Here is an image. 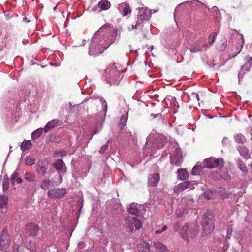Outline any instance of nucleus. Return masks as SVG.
<instances>
[{"label":"nucleus","mask_w":252,"mask_h":252,"mask_svg":"<svg viewBox=\"0 0 252 252\" xmlns=\"http://www.w3.org/2000/svg\"><path fill=\"white\" fill-rule=\"evenodd\" d=\"M138 250L142 252H150V245L149 243L142 241L137 245Z\"/></svg>","instance_id":"14"},{"label":"nucleus","mask_w":252,"mask_h":252,"mask_svg":"<svg viewBox=\"0 0 252 252\" xmlns=\"http://www.w3.org/2000/svg\"><path fill=\"white\" fill-rule=\"evenodd\" d=\"M15 181H16L18 184H20L23 182V179L20 177L19 174L17 172H14L11 178L12 184H13Z\"/></svg>","instance_id":"24"},{"label":"nucleus","mask_w":252,"mask_h":252,"mask_svg":"<svg viewBox=\"0 0 252 252\" xmlns=\"http://www.w3.org/2000/svg\"><path fill=\"white\" fill-rule=\"evenodd\" d=\"M10 244L8 232L6 229H3L0 237V248L4 249L8 248Z\"/></svg>","instance_id":"8"},{"label":"nucleus","mask_w":252,"mask_h":252,"mask_svg":"<svg viewBox=\"0 0 252 252\" xmlns=\"http://www.w3.org/2000/svg\"><path fill=\"white\" fill-rule=\"evenodd\" d=\"M161 232H162V231H161V230H160H160H157V231H155V233H156V234H159V233H160Z\"/></svg>","instance_id":"56"},{"label":"nucleus","mask_w":252,"mask_h":252,"mask_svg":"<svg viewBox=\"0 0 252 252\" xmlns=\"http://www.w3.org/2000/svg\"><path fill=\"white\" fill-rule=\"evenodd\" d=\"M146 35H145V34H144V37L145 38H146Z\"/></svg>","instance_id":"64"},{"label":"nucleus","mask_w":252,"mask_h":252,"mask_svg":"<svg viewBox=\"0 0 252 252\" xmlns=\"http://www.w3.org/2000/svg\"><path fill=\"white\" fill-rule=\"evenodd\" d=\"M108 149V145L105 144L104 145H103L99 151V153L101 154L104 153Z\"/></svg>","instance_id":"45"},{"label":"nucleus","mask_w":252,"mask_h":252,"mask_svg":"<svg viewBox=\"0 0 252 252\" xmlns=\"http://www.w3.org/2000/svg\"><path fill=\"white\" fill-rule=\"evenodd\" d=\"M217 36V34L215 32H213L209 35L208 37V41L210 46H212L214 44Z\"/></svg>","instance_id":"34"},{"label":"nucleus","mask_w":252,"mask_h":252,"mask_svg":"<svg viewBox=\"0 0 252 252\" xmlns=\"http://www.w3.org/2000/svg\"><path fill=\"white\" fill-rule=\"evenodd\" d=\"M162 146H163V144H162L161 146H158V148L159 149V148H161Z\"/></svg>","instance_id":"57"},{"label":"nucleus","mask_w":252,"mask_h":252,"mask_svg":"<svg viewBox=\"0 0 252 252\" xmlns=\"http://www.w3.org/2000/svg\"><path fill=\"white\" fill-rule=\"evenodd\" d=\"M38 230V226L33 223L27 224L25 228L26 232L31 236H35Z\"/></svg>","instance_id":"11"},{"label":"nucleus","mask_w":252,"mask_h":252,"mask_svg":"<svg viewBox=\"0 0 252 252\" xmlns=\"http://www.w3.org/2000/svg\"><path fill=\"white\" fill-rule=\"evenodd\" d=\"M128 228H129V230H130V231H131V232H132V231H133V230H134V229H133V226H132V225H131V226H129L128 227Z\"/></svg>","instance_id":"54"},{"label":"nucleus","mask_w":252,"mask_h":252,"mask_svg":"<svg viewBox=\"0 0 252 252\" xmlns=\"http://www.w3.org/2000/svg\"><path fill=\"white\" fill-rule=\"evenodd\" d=\"M56 176H57L59 178V180L56 181L54 179H49V181L50 182L49 183L50 187H54L55 186L59 185L62 182V176L61 175L60 173L58 172V174Z\"/></svg>","instance_id":"26"},{"label":"nucleus","mask_w":252,"mask_h":252,"mask_svg":"<svg viewBox=\"0 0 252 252\" xmlns=\"http://www.w3.org/2000/svg\"><path fill=\"white\" fill-rule=\"evenodd\" d=\"M25 164L28 166H32L35 162V159L31 158L30 157H27L25 158Z\"/></svg>","instance_id":"37"},{"label":"nucleus","mask_w":252,"mask_h":252,"mask_svg":"<svg viewBox=\"0 0 252 252\" xmlns=\"http://www.w3.org/2000/svg\"><path fill=\"white\" fill-rule=\"evenodd\" d=\"M170 162L171 164L179 165L182 161V153L180 149H176L174 154L170 156Z\"/></svg>","instance_id":"7"},{"label":"nucleus","mask_w":252,"mask_h":252,"mask_svg":"<svg viewBox=\"0 0 252 252\" xmlns=\"http://www.w3.org/2000/svg\"><path fill=\"white\" fill-rule=\"evenodd\" d=\"M160 180L159 175L155 173L150 174L148 176V186L150 187H156Z\"/></svg>","instance_id":"10"},{"label":"nucleus","mask_w":252,"mask_h":252,"mask_svg":"<svg viewBox=\"0 0 252 252\" xmlns=\"http://www.w3.org/2000/svg\"><path fill=\"white\" fill-rule=\"evenodd\" d=\"M9 187V179L8 178H6L4 176L3 183H2V188L4 192L8 190Z\"/></svg>","instance_id":"32"},{"label":"nucleus","mask_w":252,"mask_h":252,"mask_svg":"<svg viewBox=\"0 0 252 252\" xmlns=\"http://www.w3.org/2000/svg\"><path fill=\"white\" fill-rule=\"evenodd\" d=\"M118 9L119 10H121V9H122V15L123 16H126L128 14H130L131 12V10L129 7V4H126V3H125L124 4L119 5L118 7Z\"/></svg>","instance_id":"18"},{"label":"nucleus","mask_w":252,"mask_h":252,"mask_svg":"<svg viewBox=\"0 0 252 252\" xmlns=\"http://www.w3.org/2000/svg\"><path fill=\"white\" fill-rule=\"evenodd\" d=\"M31 140H24L21 144L20 148L22 151H25L30 149L32 146Z\"/></svg>","instance_id":"25"},{"label":"nucleus","mask_w":252,"mask_h":252,"mask_svg":"<svg viewBox=\"0 0 252 252\" xmlns=\"http://www.w3.org/2000/svg\"><path fill=\"white\" fill-rule=\"evenodd\" d=\"M202 171V167L200 166H195L191 170V173L193 175H199Z\"/></svg>","instance_id":"38"},{"label":"nucleus","mask_w":252,"mask_h":252,"mask_svg":"<svg viewBox=\"0 0 252 252\" xmlns=\"http://www.w3.org/2000/svg\"><path fill=\"white\" fill-rule=\"evenodd\" d=\"M167 228V226L165 225V226H163L161 230V231L162 232H163L164 231H165Z\"/></svg>","instance_id":"52"},{"label":"nucleus","mask_w":252,"mask_h":252,"mask_svg":"<svg viewBox=\"0 0 252 252\" xmlns=\"http://www.w3.org/2000/svg\"><path fill=\"white\" fill-rule=\"evenodd\" d=\"M180 227V224L179 222H175L173 225V228L175 231H178Z\"/></svg>","instance_id":"44"},{"label":"nucleus","mask_w":252,"mask_h":252,"mask_svg":"<svg viewBox=\"0 0 252 252\" xmlns=\"http://www.w3.org/2000/svg\"><path fill=\"white\" fill-rule=\"evenodd\" d=\"M128 220L133 223L136 229H139L142 227V224L140 220H138L136 217H129Z\"/></svg>","instance_id":"23"},{"label":"nucleus","mask_w":252,"mask_h":252,"mask_svg":"<svg viewBox=\"0 0 252 252\" xmlns=\"http://www.w3.org/2000/svg\"><path fill=\"white\" fill-rule=\"evenodd\" d=\"M177 172L178 178L181 180L187 179L189 176V174L185 169H179L177 170Z\"/></svg>","instance_id":"22"},{"label":"nucleus","mask_w":252,"mask_h":252,"mask_svg":"<svg viewBox=\"0 0 252 252\" xmlns=\"http://www.w3.org/2000/svg\"><path fill=\"white\" fill-rule=\"evenodd\" d=\"M43 130V128H40L33 131L32 134V139L34 140L38 138L42 133Z\"/></svg>","instance_id":"31"},{"label":"nucleus","mask_w":252,"mask_h":252,"mask_svg":"<svg viewBox=\"0 0 252 252\" xmlns=\"http://www.w3.org/2000/svg\"><path fill=\"white\" fill-rule=\"evenodd\" d=\"M155 248L159 252H168V250L163 243L160 242H155L153 244Z\"/></svg>","instance_id":"20"},{"label":"nucleus","mask_w":252,"mask_h":252,"mask_svg":"<svg viewBox=\"0 0 252 252\" xmlns=\"http://www.w3.org/2000/svg\"><path fill=\"white\" fill-rule=\"evenodd\" d=\"M251 169H252V163L251 165Z\"/></svg>","instance_id":"62"},{"label":"nucleus","mask_w":252,"mask_h":252,"mask_svg":"<svg viewBox=\"0 0 252 252\" xmlns=\"http://www.w3.org/2000/svg\"><path fill=\"white\" fill-rule=\"evenodd\" d=\"M48 165L44 162L37 163L36 166V171L40 175L43 176L46 174Z\"/></svg>","instance_id":"13"},{"label":"nucleus","mask_w":252,"mask_h":252,"mask_svg":"<svg viewBox=\"0 0 252 252\" xmlns=\"http://www.w3.org/2000/svg\"><path fill=\"white\" fill-rule=\"evenodd\" d=\"M197 233L198 230L195 226L193 227L189 228L188 225L186 224L181 230L180 235L183 239L186 240L189 242V239L194 238Z\"/></svg>","instance_id":"2"},{"label":"nucleus","mask_w":252,"mask_h":252,"mask_svg":"<svg viewBox=\"0 0 252 252\" xmlns=\"http://www.w3.org/2000/svg\"><path fill=\"white\" fill-rule=\"evenodd\" d=\"M234 32H237V31L236 30H234Z\"/></svg>","instance_id":"63"},{"label":"nucleus","mask_w":252,"mask_h":252,"mask_svg":"<svg viewBox=\"0 0 252 252\" xmlns=\"http://www.w3.org/2000/svg\"><path fill=\"white\" fill-rule=\"evenodd\" d=\"M238 167L239 169L243 172H246L248 171L247 168L245 164L241 161L239 162Z\"/></svg>","instance_id":"39"},{"label":"nucleus","mask_w":252,"mask_h":252,"mask_svg":"<svg viewBox=\"0 0 252 252\" xmlns=\"http://www.w3.org/2000/svg\"><path fill=\"white\" fill-rule=\"evenodd\" d=\"M128 212L130 214H131L132 215H135V216H137L138 214V210L136 209L133 208L131 207H130L128 209Z\"/></svg>","instance_id":"41"},{"label":"nucleus","mask_w":252,"mask_h":252,"mask_svg":"<svg viewBox=\"0 0 252 252\" xmlns=\"http://www.w3.org/2000/svg\"><path fill=\"white\" fill-rule=\"evenodd\" d=\"M192 96H195L198 101H199L200 98H199V94H198L195 93H193L192 94Z\"/></svg>","instance_id":"49"},{"label":"nucleus","mask_w":252,"mask_h":252,"mask_svg":"<svg viewBox=\"0 0 252 252\" xmlns=\"http://www.w3.org/2000/svg\"><path fill=\"white\" fill-rule=\"evenodd\" d=\"M99 9V7L98 6V4H97L91 10L93 12H96L97 10L98 11Z\"/></svg>","instance_id":"50"},{"label":"nucleus","mask_w":252,"mask_h":252,"mask_svg":"<svg viewBox=\"0 0 252 252\" xmlns=\"http://www.w3.org/2000/svg\"><path fill=\"white\" fill-rule=\"evenodd\" d=\"M59 120L53 119L49 122L45 126L44 130L45 132H47L50 130L54 128L58 124Z\"/></svg>","instance_id":"19"},{"label":"nucleus","mask_w":252,"mask_h":252,"mask_svg":"<svg viewBox=\"0 0 252 252\" xmlns=\"http://www.w3.org/2000/svg\"><path fill=\"white\" fill-rule=\"evenodd\" d=\"M53 167L58 171H62L63 172L66 171V168L64 162L62 159H57L53 164Z\"/></svg>","instance_id":"15"},{"label":"nucleus","mask_w":252,"mask_h":252,"mask_svg":"<svg viewBox=\"0 0 252 252\" xmlns=\"http://www.w3.org/2000/svg\"><path fill=\"white\" fill-rule=\"evenodd\" d=\"M246 62L250 63V67L252 66V57H247L246 58Z\"/></svg>","instance_id":"47"},{"label":"nucleus","mask_w":252,"mask_h":252,"mask_svg":"<svg viewBox=\"0 0 252 252\" xmlns=\"http://www.w3.org/2000/svg\"><path fill=\"white\" fill-rule=\"evenodd\" d=\"M8 197L5 195L0 196V208H5L7 207Z\"/></svg>","instance_id":"28"},{"label":"nucleus","mask_w":252,"mask_h":252,"mask_svg":"<svg viewBox=\"0 0 252 252\" xmlns=\"http://www.w3.org/2000/svg\"><path fill=\"white\" fill-rule=\"evenodd\" d=\"M155 147L156 146L155 143L153 144L151 146V144H149L148 142H147L145 145L144 149L146 150L147 149H149L150 148H151L152 150H155Z\"/></svg>","instance_id":"42"},{"label":"nucleus","mask_w":252,"mask_h":252,"mask_svg":"<svg viewBox=\"0 0 252 252\" xmlns=\"http://www.w3.org/2000/svg\"><path fill=\"white\" fill-rule=\"evenodd\" d=\"M127 119H128L127 114L125 115H122L121 116V119H120V124H119L120 127H124L126 125V124L127 122Z\"/></svg>","instance_id":"36"},{"label":"nucleus","mask_w":252,"mask_h":252,"mask_svg":"<svg viewBox=\"0 0 252 252\" xmlns=\"http://www.w3.org/2000/svg\"><path fill=\"white\" fill-rule=\"evenodd\" d=\"M50 182L49 181V179H44L41 182V184H40L41 189L44 190H46L50 186V185H49Z\"/></svg>","instance_id":"33"},{"label":"nucleus","mask_w":252,"mask_h":252,"mask_svg":"<svg viewBox=\"0 0 252 252\" xmlns=\"http://www.w3.org/2000/svg\"><path fill=\"white\" fill-rule=\"evenodd\" d=\"M13 252H19L18 250H14L13 251Z\"/></svg>","instance_id":"58"},{"label":"nucleus","mask_w":252,"mask_h":252,"mask_svg":"<svg viewBox=\"0 0 252 252\" xmlns=\"http://www.w3.org/2000/svg\"><path fill=\"white\" fill-rule=\"evenodd\" d=\"M227 45V41L224 37H221L218 42L216 48L219 51H223Z\"/></svg>","instance_id":"17"},{"label":"nucleus","mask_w":252,"mask_h":252,"mask_svg":"<svg viewBox=\"0 0 252 252\" xmlns=\"http://www.w3.org/2000/svg\"><path fill=\"white\" fill-rule=\"evenodd\" d=\"M234 138L235 142L238 143L243 144L246 141L245 137L241 133L236 134Z\"/></svg>","instance_id":"27"},{"label":"nucleus","mask_w":252,"mask_h":252,"mask_svg":"<svg viewBox=\"0 0 252 252\" xmlns=\"http://www.w3.org/2000/svg\"><path fill=\"white\" fill-rule=\"evenodd\" d=\"M35 178V175L33 173L27 172L25 174V179L28 182H34Z\"/></svg>","instance_id":"29"},{"label":"nucleus","mask_w":252,"mask_h":252,"mask_svg":"<svg viewBox=\"0 0 252 252\" xmlns=\"http://www.w3.org/2000/svg\"><path fill=\"white\" fill-rule=\"evenodd\" d=\"M56 9H57V7H56H56H54L53 10H54V11H55Z\"/></svg>","instance_id":"60"},{"label":"nucleus","mask_w":252,"mask_h":252,"mask_svg":"<svg viewBox=\"0 0 252 252\" xmlns=\"http://www.w3.org/2000/svg\"><path fill=\"white\" fill-rule=\"evenodd\" d=\"M101 99H102V107H103V108H104V109H105L104 112H105V113H106V111H107V102H106V101L104 99H103V98H102Z\"/></svg>","instance_id":"46"},{"label":"nucleus","mask_w":252,"mask_h":252,"mask_svg":"<svg viewBox=\"0 0 252 252\" xmlns=\"http://www.w3.org/2000/svg\"><path fill=\"white\" fill-rule=\"evenodd\" d=\"M212 10H216V15L215 16V18L217 19H219L220 17V11L218 9V8L216 6H213L212 7Z\"/></svg>","instance_id":"43"},{"label":"nucleus","mask_w":252,"mask_h":252,"mask_svg":"<svg viewBox=\"0 0 252 252\" xmlns=\"http://www.w3.org/2000/svg\"><path fill=\"white\" fill-rule=\"evenodd\" d=\"M203 221L212 222L214 223V215L211 212H207L204 215V219Z\"/></svg>","instance_id":"30"},{"label":"nucleus","mask_w":252,"mask_h":252,"mask_svg":"<svg viewBox=\"0 0 252 252\" xmlns=\"http://www.w3.org/2000/svg\"><path fill=\"white\" fill-rule=\"evenodd\" d=\"M106 41L107 40V38L106 39ZM115 38L113 39V38H112V39H111V42H107V41H106V43H109V44H110V45L111 44H112V43H113V42L115 41Z\"/></svg>","instance_id":"53"},{"label":"nucleus","mask_w":252,"mask_h":252,"mask_svg":"<svg viewBox=\"0 0 252 252\" xmlns=\"http://www.w3.org/2000/svg\"><path fill=\"white\" fill-rule=\"evenodd\" d=\"M246 65V64H245V65L244 66H242L241 67V71H240V72L238 73V77L239 78L240 75L242 74V72L243 71V70L245 67V66Z\"/></svg>","instance_id":"51"},{"label":"nucleus","mask_w":252,"mask_h":252,"mask_svg":"<svg viewBox=\"0 0 252 252\" xmlns=\"http://www.w3.org/2000/svg\"><path fill=\"white\" fill-rule=\"evenodd\" d=\"M150 18V16L148 15L146 12H144L143 13H139L137 16L135 24H132L131 27H129L128 28V30L129 31H131L137 29H142L144 21H149Z\"/></svg>","instance_id":"4"},{"label":"nucleus","mask_w":252,"mask_h":252,"mask_svg":"<svg viewBox=\"0 0 252 252\" xmlns=\"http://www.w3.org/2000/svg\"><path fill=\"white\" fill-rule=\"evenodd\" d=\"M238 151L240 155L243 157H247L248 155V149L246 147L239 146L238 147Z\"/></svg>","instance_id":"35"},{"label":"nucleus","mask_w":252,"mask_h":252,"mask_svg":"<svg viewBox=\"0 0 252 252\" xmlns=\"http://www.w3.org/2000/svg\"><path fill=\"white\" fill-rule=\"evenodd\" d=\"M148 152L149 153V155H151L152 154V151H150V152L148 151Z\"/></svg>","instance_id":"59"},{"label":"nucleus","mask_w":252,"mask_h":252,"mask_svg":"<svg viewBox=\"0 0 252 252\" xmlns=\"http://www.w3.org/2000/svg\"><path fill=\"white\" fill-rule=\"evenodd\" d=\"M214 229V223L212 222L203 221V234L207 235Z\"/></svg>","instance_id":"12"},{"label":"nucleus","mask_w":252,"mask_h":252,"mask_svg":"<svg viewBox=\"0 0 252 252\" xmlns=\"http://www.w3.org/2000/svg\"><path fill=\"white\" fill-rule=\"evenodd\" d=\"M224 160L222 158H209L204 161V167L207 168H213L218 167L220 170L224 165Z\"/></svg>","instance_id":"3"},{"label":"nucleus","mask_w":252,"mask_h":252,"mask_svg":"<svg viewBox=\"0 0 252 252\" xmlns=\"http://www.w3.org/2000/svg\"><path fill=\"white\" fill-rule=\"evenodd\" d=\"M190 185V183L189 182H183L179 184L177 187H175V191H182L184 190L189 188V187Z\"/></svg>","instance_id":"21"},{"label":"nucleus","mask_w":252,"mask_h":252,"mask_svg":"<svg viewBox=\"0 0 252 252\" xmlns=\"http://www.w3.org/2000/svg\"><path fill=\"white\" fill-rule=\"evenodd\" d=\"M151 116L153 118H156L157 117H159L161 119H162V115L158 113V114H151Z\"/></svg>","instance_id":"48"},{"label":"nucleus","mask_w":252,"mask_h":252,"mask_svg":"<svg viewBox=\"0 0 252 252\" xmlns=\"http://www.w3.org/2000/svg\"><path fill=\"white\" fill-rule=\"evenodd\" d=\"M213 12H216V10H212Z\"/></svg>","instance_id":"61"},{"label":"nucleus","mask_w":252,"mask_h":252,"mask_svg":"<svg viewBox=\"0 0 252 252\" xmlns=\"http://www.w3.org/2000/svg\"><path fill=\"white\" fill-rule=\"evenodd\" d=\"M66 155V153L65 151H63L61 152V155L62 156H65Z\"/></svg>","instance_id":"55"},{"label":"nucleus","mask_w":252,"mask_h":252,"mask_svg":"<svg viewBox=\"0 0 252 252\" xmlns=\"http://www.w3.org/2000/svg\"><path fill=\"white\" fill-rule=\"evenodd\" d=\"M108 27L107 25L102 26L95 33L89 48L88 53L90 56L95 57L100 54L110 46L106 40L108 37L106 34Z\"/></svg>","instance_id":"1"},{"label":"nucleus","mask_w":252,"mask_h":252,"mask_svg":"<svg viewBox=\"0 0 252 252\" xmlns=\"http://www.w3.org/2000/svg\"><path fill=\"white\" fill-rule=\"evenodd\" d=\"M204 49H206L207 46L205 45L204 42L201 40L195 42L189 48L190 52L192 53L202 52Z\"/></svg>","instance_id":"9"},{"label":"nucleus","mask_w":252,"mask_h":252,"mask_svg":"<svg viewBox=\"0 0 252 252\" xmlns=\"http://www.w3.org/2000/svg\"><path fill=\"white\" fill-rule=\"evenodd\" d=\"M98 6L99 7V12L104 10H108L111 6L110 2L107 0H102L98 3Z\"/></svg>","instance_id":"16"},{"label":"nucleus","mask_w":252,"mask_h":252,"mask_svg":"<svg viewBox=\"0 0 252 252\" xmlns=\"http://www.w3.org/2000/svg\"><path fill=\"white\" fill-rule=\"evenodd\" d=\"M66 189L63 188H55L48 191V196L51 198H60L63 197L66 194Z\"/></svg>","instance_id":"6"},{"label":"nucleus","mask_w":252,"mask_h":252,"mask_svg":"<svg viewBox=\"0 0 252 252\" xmlns=\"http://www.w3.org/2000/svg\"><path fill=\"white\" fill-rule=\"evenodd\" d=\"M212 177L214 179L216 180H220L223 178L222 175L220 172L219 173L217 172L216 174H215L214 173H213Z\"/></svg>","instance_id":"40"},{"label":"nucleus","mask_w":252,"mask_h":252,"mask_svg":"<svg viewBox=\"0 0 252 252\" xmlns=\"http://www.w3.org/2000/svg\"><path fill=\"white\" fill-rule=\"evenodd\" d=\"M240 35L241 36V41L240 42L237 43L232 47L229 54L230 57L228 59L234 58L236 56L240 53L243 47V45L245 42L243 35L242 34H240Z\"/></svg>","instance_id":"5"}]
</instances>
